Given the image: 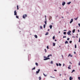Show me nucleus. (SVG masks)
Masks as SVG:
<instances>
[{"label": "nucleus", "instance_id": "f257e3e1", "mask_svg": "<svg viewBox=\"0 0 80 80\" xmlns=\"http://www.w3.org/2000/svg\"><path fill=\"white\" fill-rule=\"evenodd\" d=\"M27 17V14H24L22 18L25 19V17Z\"/></svg>", "mask_w": 80, "mask_h": 80}, {"label": "nucleus", "instance_id": "f03ea898", "mask_svg": "<svg viewBox=\"0 0 80 80\" xmlns=\"http://www.w3.org/2000/svg\"><path fill=\"white\" fill-rule=\"evenodd\" d=\"M44 57V58H45V59H44V60H48V59H50V58H46L45 57Z\"/></svg>", "mask_w": 80, "mask_h": 80}, {"label": "nucleus", "instance_id": "7ed1b4c3", "mask_svg": "<svg viewBox=\"0 0 80 80\" xmlns=\"http://www.w3.org/2000/svg\"><path fill=\"white\" fill-rule=\"evenodd\" d=\"M71 33V31H69L68 32H67L68 35H71V34L70 33Z\"/></svg>", "mask_w": 80, "mask_h": 80}, {"label": "nucleus", "instance_id": "20e7f679", "mask_svg": "<svg viewBox=\"0 0 80 80\" xmlns=\"http://www.w3.org/2000/svg\"><path fill=\"white\" fill-rule=\"evenodd\" d=\"M14 15H17V12L16 11V10H15V11H14Z\"/></svg>", "mask_w": 80, "mask_h": 80}, {"label": "nucleus", "instance_id": "39448f33", "mask_svg": "<svg viewBox=\"0 0 80 80\" xmlns=\"http://www.w3.org/2000/svg\"><path fill=\"white\" fill-rule=\"evenodd\" d=\"M65 2H62V5H63V6H64V5H65Z\"/></svg>", "mask_w": 80, "mask_h": 80}, {"label": "nucleus", "instance_id": "423d86ee", "mask_svg": "<svg viewBox=\"0 0 80 80\" xmlns=\"http://www.w3.org/2000/svg\"><path fill=\"white\" fill-rule=\"evenodd\" d=\"M40 69H39L38 70V71H36V73H39V72H40Z\"/></svg>", "mask_w": 80, "mask_h": 80}, {"label": "nucleus", "instance_id": "0eeeda50", "mask_svg": "<svg viewBox=\"0 0 80 80\" xmlns=\"http://www.w3.org/2000/svg\"><path fill=\"white\" fill-rule=\"evenodd\" d=\"M72 79H73V78H72V77H70L69 78V79H70V80H72Z\"/></svg>", "mask_w": 80, "mask_h": 80}, {"label": "nucleus", "instance_id": "6e6552de", "mask_svg": "<svg viewBox=\"0 0 80 80\" xmlns=\"http://www.w3.org/2000/svg\"><path fill=\"white\" fill-rule=\"evenodd\" d=\"M70 56V57H72V55H71L70 54H69L68 55V57H69Z\"/></svg>", "mask_w": 80, "mask_h": 80}, {"label": "nucleus", "instance_id": "1a4fd4ad", "mask_svg": "<svg viewBox=\"0 0 80 80\" xmlns=\"http://www.w3.org/2000/svg\"><path fill=\"white\" fill-rule=\"evenodd\" d=\"M71 67V65H69V67H68V69H71V68H70Z\"/></svg>", "mask_w": 80, "mask_h": 80}, {"label": "nucleus", "instance_id": "9d476101", "mask_svg": "<svg viewBox=\"0 0 80 80\" xmlns=\"http://www.w3.org/2000/svg\"><path fill=\"white\" fill-rule=\"evenodd\" d=\"M49 27L50 28V29H52V25H51Z\"/></svg>", "mask_w": 80, "mask_h": 80}, {"label": "nucleus", "instance_id": "9b49d317", "mask_svg": "<svg viewBox=\"0 0 80 80\" xmlns=\"http://www.w3.org/2000/svg\"><path fill=\"white\" fill-rule=\"evenodd\" d=\"M75 31V29H73V30H72V32L73 33H74Z\"/></svg>", "mask_w": 80, "mask_h": 80}, {"label": "nucleus", "instance_id": "f8f14e48", "mask_svg": "<svg viewBox=\"0 0 80 80\" xmlns=\"http://www.w3.org/2000/svg\"><path fill=\"white\" fill-rule=\"evenodd\" d=\"M71 3V2H70L67 3L68 5H70Z\"/></svg>", "mask_w": 80, "mask_h": 80}, {"label": "nucleus", "instance_id": "ddd939ff", "mask_svg": "<svg viewBox=\"0 0 80 80\" xmlns=\"http://www.w3.org/2000/svg\"><path fill=\"white\" fill-rule=\"evenodd\" d=\"M52 17L51 16H50L49 18V20H52Z\"/></svg>", "mask_w": 80, "mask_h": 80}, {"label": "nucleus", "instance_id": "4468645a", "mask_svg": "<svg viewBox=\"0 0 80 80\" xmlns=\"http://www.w3.org/2000/svg\"><path fill=\"white\" fill-rule=\"evenodd\" d=\"M55 36H53V38H52V39H53V40H54V39H55Z\"/></svg>", "mask_w": 80, "mask_h": 80}, {"label": "nucleus", "instance_id": "2eb2a0df", "mask_svg": "<svg viewBox=\"0 0 80 80\" xmlns=\"http://www.w3.org/2000/svg\"><path fill=\"white\" fill-rule=\"evenodd\" d=\"M48 35V32H47L46 33V34H45L46 35Z\"/></svg>", "mask_w": 80, "mask_h": 80}, {"label": "nucleus", "instance_id": "dca6fc26", "mask_svg": "<svg viewBox=\"0 0 80 80\" xmlns=\"http://www.w3.org/2000/svg\"><path fill=\"white\" fill-rule=\"evenodd\" d=\"M53 46H55V43H53Z\"/></svg>", "mask_w": 80, "mask_h": 80}, {"label": "nucleus", "instance_id": "f3484780", "mask_svg": "<svg viewBox=\"0 0 80 80\" xmlns=\"http://www.w3.org/2000/svg\"><path fill=\"white\" fill-rule=\"evenodd\" d=\"M35 64L36 65H37V66H38V63L37 62H36L35 63Z\"/></svg>", "mask_w": 80, "mask_h": 80}, {"label": "nucleus", "instance_id": "a211bd4d", "mask_svg": "<svg viewBox=\"0 0 80 80\" xmlns=\"http://www.w3.org/2000/svg\"><path fill=\"white\" fill-rule=\"evenodd\" d=\"M73 20H71L70 22V23H72V22H73Z\"/></svg>", "mask_w": 80, "mask_h": 80}, {"label": "nucleus", "instance_id": "6ab92c4d", "mask_svg": "<svg viewBox=\"0 0 80 80\" xmlns=\"http://www.w3.org/2000/svg\"><path fill=\"white\" fill-rule=\"evenodd\" d=\"M43 75H44V76H45V77H46L47 75L45 74L44 73H43Z\"/></svg>", "mask_w": 80, "mask_h": 80}, {"label": "nucleus", "instance_id": "aec40b11", "mask_svg": "<svg viewBox=\"0 0 80 80\" xmlns=\"http://www.w3.org/2000/svg\"><path fill=\"white\" fill-rule=\"evenodd\" d=\"M65 44L68 43V41H66V42H65Z\"/></svg>", "mask_w": 80, "mask_h": 80}, {"label": "nucleus", "instance_id": "412c9836", "mask_svg": "<svg viewBox=\"0 0 80 80\" xmlns=\"http://www.w3.org/2000/svg\"><path fill=\"white\" fill-rule=\"evenodd\" d=\"M17 10H18L19 9V8H18V5L17 6Z\"/></svg>", "mask_w": 80, "mask_h": 80}, {"label": "nucleus", "instance_id": "4be33fe9", "mask_svg": "<svg viewBox=\"0 0 80 80\" xmlns=\"http://www.w3.org/2000/svg\"><path fill=\"white\" fill-rule=\"evenodd\" d=\"M44 23H45V25H47V21H45L44 22Z\"/></svg>", "mask_w": 80, "mask_h": 80}, {"label": "nucleus", "instance_id": "5701e85b", "mask_svg": "<svg viewBox=\"0 0 80 80\" xmlns=\"http://www.w3.org/2000/svg\"><path fill=\"white\" fill-rule=\"evenodd\" d=\"M63 34L64 35H66V32H64Z\"/></svg>", "mask_w": 80, "mask_h": 80}, {"label": "nucleus", "instance_id": "b1692460", "mask_svg": "<svg viewBox=\"0 0 80 80\" xmlns=\"http://www.w3.org/2000/svg\"><path fill=\"white\" fill-rule=\"evenodd\" d=\"M35 67H34L32 69V70H35Z\"/></svg>", "mask_w": 80, "mask_h": 80}, {"label": "nucleus", "instance_id": "393cba45", "mask_svg": "<svg viewBox=\"0 0 80 80\" xmlns=\"http://www.w3.org/2000/svg\"><path fill=\"white\" fill-rule=\"evenodd\" d=\"M43 27H44V28H45V27H46V26H45V24H44V25H43Z\"/></svg>", "mask_w": 80, "mask_h": 80}, {"label": "nucleus", "instance_id": "a878e982", "mask_svg": "<svg viewBox=\"0 0 80 80\" xmlns=\"http://www.w3.org/2000/svg\"><path fill=\"white\" fill-rule=\"evenodd\" d=\"M35 38H37V35H35Z\"/></svg>", "mask_w": 80, "mask_h": 80}, {"label": "nucleus", "instance_id": "bb28decb", "mask_svg": "<svg viewBox=\"0 0 80 80\" xmlns=\"http://www.w3.org/2000/svg\"><path fill=\"white\" fill-rule=\"evenodd\" d=\"M73 72H75V70H74V69H73V70H72V73H73Z\"/></svg>", "mask_w": 80, "mask_h": 80}, {"label": "nucleus", "instance_id": "cd10ccee", "mask_svg": "<svg viewBox=\"0 0 80 80\" xmlns=\"http://www.w3.org/2000/svg\"><path fill=\"white\" fill-rule=\"evenodd\" d=\"M59 66H62V64L59 63Z\"/></svg>", "mask_w": 80, "mask_h": 80}, {"label": "nucleus", "instance_id": "c85d7f7f", "mask_svg": "<svg viewBox=\"0 0 80 80\" xmlns=\"http://www.w3.org/2000/svg\"><path fill=\"white\" fill-rule=\"evenodd\" d=\"M66 37H66V36H63V38H66Z\"/></svg>", "mask_w": 80, "mask_h": 80}, {"label": "nucleus", "instance_id": "c756f323", "mask_svg": "<svg viewBox=\"0 0 80 80\" xmlns=\"http://www.w3.org/2000/svg\"><path fill=\"white\" fill-rule=\"evenodd\" d=\"M75 48H77V45H76V44L75 45Z\"/></svg>", "mask_w": 80, "mask_h": 80}, {"label": "nucleus", "instance_id": "7c9ffc66", "mask_svg": "<svg viewBox=\"0 0 80 80\" xmlns=\"http://www.w3.org/2000/svg\"><path fill=\"white\" fill-rule=\"evenodd\" d=\"M44 50H45V53H46V52H47V50H46V49H44Z\"/></svg>", "mask_w": 80, "mask_h": 80}, {"label": "nucleus", "instance_id": "2f4dec72", "mask_svg": "<svg viewBox=\"0 0 80 80\" xmlns=\"http://www.w3.org/2000/svg\"><path fill=\"white\" fill-rule=\"evenodd\" d=\"M47 48L48 49L49 48L48 47V46H47Z\"/></svg>", "mask_w": 80, "mask_h": 80}, {"label": "nucleus", "instance_id": "473e14b6", "mask_svg": "<svg viewBox=\"0 0 80 80\" xmlns=\"http://www.w3.org/2000/svg\"><path fill=\"white\" fill-rule=\"evenodd\" d=\"M16 17L17 18H18V16H16Z\"/></svg>", "mask_w": 80, "mask_h": 80}, {"label": "nucleus", "instance_id": "72a5a7b5", "mask_svg": "<svg viewBox=\"0 0 80 80\" xmlns=\"http://www.w3.org/2000/svg\"><path fill=\"white\" fill-rule=\"evenodd\" d=\"M40 28L41 29H42V26H40Z\"/></svg>", "mask_w": 80, "mask_h": 80}, {"label": "nucleus", "instance_id": "f704fd0d", "mask_svg": "<svg viewBox=\"0 0 80 80\" xmlns=\"http://www.w3.org/2000/svg\"><path fill=\"white\" fill-rule=\"evenodd\" d=\"M39 78V80H41V77L40 76Z\"/></svg>", "mask_w": 80, "mask_h": 80}, {"label": "nucleus", "instance_id": "c9c22d12", "mask_svg": "<svg viewBox=\"0 0 80 80\" xmlns=\"http://www.w3.org/2000/svg\"><path fill=\"white\" fill-rule=\"evenodd\" d=\"M72 41H71L69 42V43H72Z\"/></svg>", "mask_w": 80, "mask_h": 80}, {"label": "nucleus", "instance_id": "e433bc0d", "mask_svg": "<svg viewBox=\"0 0 80 80\" xmlns=\"http://www.w3.org/2000/svg\"><path fill=\"white\" fill-rule=\"evenodd\" d=\"M50 77H51V78H55L53 77L52 76H50Z\"/></svg>", "mask_w": 80, "mask_h": 80}, {"label": "nucleus", "instance_id": "4c0bfd02", "mask_svg": "<svg viewBox=\"0 0 80 80\" xmlns=\"http://www.w3.org/2000/svg\"><path fill=\"white\" fill-rule=\"evenodd\" d=\"M77 19H78V17L77 18H75V20H77Z\"/></svg>", "mask_w": 80, "mask_h": 80}, {"label": "nucleus", "instance_id": "58836bf2", "mask_svg": "<svg viewBox=\"0 0 80 80\" xmlns=\"http://www.w3.org/2000/svg\"><path fill=\"white\" fill-rule=\"evenodd\" d=\"M78 80H80V77H78Z\"/></svg>", "mask_w": 80, "mask_h": 80}, {"label": "nucleus", "instance_id": "ea45409f", "mask_svg": "<svg viewBox=\"0 0 80 80\" xmlns=\"http://www.w3.org/2000/svg\"><path fill=\"white\" fill-rule=\"evenodd\" d=\"M56 65H57V66H58V63H56Z\"/></svg>", "mask_w": 80, "mask_h": 80}, {"label": "nucleus", "instance_id": "a19ab883", "mask_svg": "<svg viewBox=\"0 0 80 80\" xmlns=\"http://www.w3.org/2000/svg\"><path fill=\"white\" fill-rule=\"evenodd\" d=\"M78 65L80 66V62H79L78 63Z\"/></svg>", "mask_w": 80, "mask_h": 80}, {"label": "nucleus", "instance_id": "79ce46f5", "mask_svg": "<svg viewBox=\"0 0 80 80\" xmlns=\"http://www.w3.org/2000/svg\"><path fill=\"white\" fill-rule=\"evenodd\" d=\"M50 56V55H48V57H49Z\"/></svg>", "mask_w": 80, "mask_h": 80}, {"label": "nucleus", "instance_id": "37998d69", "mask_svg": "<svg viewBox=\"0 0 80 80\" xmlns=\"http://www.w3.org/2000/svg\"><path fill=\"white\" fill-rule=\"evenodd\" d=\"M70 40V38H67V40Z\"/></svg>", "mask_w": 80, "mask_h": 80}, {"label": "nucleus", "instance_id": "c03bdc74", "mask_svg": "<svg viewBox=\"0 0 80 80\" xmlns=\"http://www.w3.org/2000/svg\"><path fill=\"white\" fill-rule=\"evenodd\" d=\"M63 67H64V66H65V64H63Z\"/></svg>", "mask_w": 80, "mask_h": 80}, {"label": "nucleus", "instance_id": "a18cd8bd", "mask_svg": "<svg viewBox=\"0 0 80 80\" xmlns=\"http://www.w3.org/2000/svg\"><path fill=\"white\" fill-rule=\"evenodd\" d=\"M51 64L53 63V62L51 61Z\"/></svg>", "mask_w": 80, "mask_h": 80}, {"label": "nucleus", "instance_id": "49530a36", "mask_svg": "<svg viewBox=\"0 0 80 80\" xmlns=\"http://www.w3.org/2000/svg\"><path fill=\"white\" fill-rule=\"evenodd\" d=\"M54 71H55V72H57V70L56 69H55L54 70Z\"/></svg>", "mask_w": 80, "mask_h": 80}, {"label": "nucleus", "instance_id": "de8ad7c7", "mask_svg": "<svg viewBox=\"0 0 80 80\" xmlns=\"http://www.w3.org/2000/svg\"><path fill=\"white\" fill-rule=\"evenodd\" d=\"M79 42H80V38L79 39Z\"/></svg>", "mask_w": 80, "mask_h": 80}, {"label": "nucleus", "instance_id": "09e8293b", "mask_svg": "<svg viewBox=\"0 0 80 80\" xmlns=\"http://www.w3.org/2000/svg\"><path fill=\"white\" fill-rule=\"evenodd\" d=\"M46 16H45V20H47V19H46Z\"/></svg>", "mask_w": 80, "mask_h": 80}, {"label": "nucleus", "instance_id": "8fccbe9b", "mask_svg": "<svg viewBox=\"0 0 80 80\" xmlns=\"http://www.w3.org/2000/svg\"><path fill=\"white\" fill-rule=\"evenodd\" d=\"M55 42H57V39H55Z\"/></svg>", "mask_w": 80, "mask_h": 80}, {"label": "nucleus", "instance_id": "3c124183", "mask_svg": "<svg viewBox=\"0 0 80 80\" xmlns=\"http://www.w3.org/2000/svg\"><path fill=\"white\" fill-rule=\"evenodd\" d=\"M78 32H80V31L79 30H78Z\"/></svg>", "mask_w": 80, "mask_h": 80}, {"label": "nucleus", "instance_id": "603ef678", "mask_svg": "<svg viewBox=\"0 0 80 80\" xmlns=\"http://www.w3.org/2000/svg\"><path fill=\"white\" fill-rule=\"evenodd\" d=\"M70 63H71V64H72V63H71V62H69Z\"/></svg>", "mask_w": 80, "mask_h": 80}, {"label": "nucleus", "instance_id": "864d4df0", "mask_svg": "<svg viewBox=\"0 0 80 80\" xmlns=\"http://www.w3.org/2000/svg\"><path fill=\"white\" fill-rule=\"evenodd\" d=\"M74 54H76V52H74Z\"/></svg>", "mask_w": 80, "mask_h": 80}, {"label": "nucleus", "instance_id": "5fc2aeb1", "mask_svg": "<svg viewBox=\"0 0 80 80\" xmlns=\"http://www.w3.org/2000/svg\"><path fill=\"white\" fill-rule=\"evenodd\" d=\"M62 58H63V55H62Z\"/></svg>", "mask_w": 80, "mask_h": 80}, {"label": "nucleus", "instance_id": "6e6d98bb", "mask_svg": "<svg viewBox=\"0 0 80 80\" xmlns=\"http://www.w3.org/2000/svg\"><path fill=\"white\" fill-rule=\"evenodd\" d=\"M48 31H50V29H48Z\"/></svg>", "mask_w": 80, "mask_h": 80}, {"label": "nucleus", "instance_id": "4d7b16f0", "mask_svg": "<svg viewBox=\"0 0 80 80\" xmlns=\"http://www.w3.org/2000/svg\"><path fill=\"white\" fill-rule=\"evenodd\" d=\"M71 20H73V19H72Z\"/></svg>", "mask_w": 80, "mask_h": 80}, {"label": "nucleus", "instance_id": "13d9d810", "mask_svg": "<svg viewBox=\"0 0 80 80\" xmlns=\"http://www.w3.org/2000/svg\"><path fill=\"white\" fill-rule=\"evenodd\" d=\"M67 31V30H64V31Z\"/></svg>", "mask_w": 80, "mask_h": 80}, {"label": "nucleus", "instance_id": "bf43d9fd", "mask_svg": "<svg viewBox=\"0 0 80 80\" xmlns=\"http://www.w3.org/2000/svg\"><path fill=\"white\" fill-rule=\"evenodd\" d=\"M50 55V56H52V54Z\"/></svg>", "mask_w": 80, "mask_h": 80}, {"label": "nucleus", "instance_id": "052dcab7", "mask_svg": "<svg viewBox=\"0 0 80 80\" xmlns=\"http://www.w3.org/2000/svg\"><path fill=\"white\" fill-rule=\"evenodd\" d=\"M61 75H62V74H60V76H61Z\"/></svg>", "mask_w": 80, "mask_h": 80}, {"label": "nucleus", "instance_id": "680f3d73", "mask_svg": "<svg viewBox=\"0 0 80 80\" xmlns=\"http://www.w3.org/2000/svg\"><path fill=\"white\" fill-rule=\"evenodd\" d=\"M60 33V31H59V33Z\"/></svg>", "mask_w": 80, "mask_h": 80}, {"label": "nucleus", "instance_id": "e2e57ef3", "mask_svg": "<svg viewBox=\"0 0 80 80\" xmlns=\"http://www.w3.org/2000/svg\"><path fill=\"white\" fill-rule=\"evenodd\" d=\"M62 18H63V17H62Z\"/></svg>", "mask_w": 80, "mask_h": 80}, {"label": "nucleus", "instance_id": "0e129e2a", "mask_svg": "<svg viewBox=\"0 0 80 80\" xmlns=\"http://www.w3.org/2000/svg\"><path fill=\"white\" fill-rule=\"evenodd\" d=\"M77 38H78V37L76 36Z\"/></svg>", "mask_w": 80, "mask_h": 80}, {"label": "nucleus", "instance_id": "69168bd1", "mask_svg": "<svg viewBox=\"0 0 80 80\" xmlns=\"http://www.w3.org/2000/svg\"><path fill=\"white\" fill-rule=\"evenodd\" d=\"M65 75H66V74H65Z\"/></svg>", "mask_w": 80, "mask_h": 80}, {"label": "nucleus", "instance_id": "338daca9", "mask_svg": "<svg viewBox=\"0 0 80 80\" xmlns=\"http://www.w3.org/2000/svg\"><path fill=\"white\" fill-rule=\"evenodd\" d=\"M60 9H61V8H60Z\"/></svg>", "mask_w": 80, "mask_h": 80}, {"label": "nucleus", "instance_id": "774afa93", "mask_svg": "<svg viewBox=\"0 0 80 80\" xmlns=\"http://www.w3.org/2000/svg\"><path fill=\"white\" fill-rule=\"evenodd\" d=\"M64 80H66V79H64Z\"/></svg>", "mask_w": 80, "mask_h": 80}]
</instances>
